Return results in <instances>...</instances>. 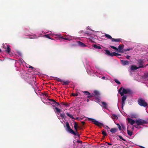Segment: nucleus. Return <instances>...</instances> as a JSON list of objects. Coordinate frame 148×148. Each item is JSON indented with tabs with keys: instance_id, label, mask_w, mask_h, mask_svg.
<instances>
[{
	"instance_id": "nucleus-20",
	"label": "nucleus",
	"mask_w": 148,
	"mask_h": 148,
	"mask_svg": "<svg viewBox=\"0 0 148 148\" xmlns=\"http://www.w3.org/2000/svg\"><path fill=\"white\" fill-rule=\"evenodd\" d=\"M127 120L129 123H130L131 125H132L135 123H136V121H134L133 119L130 118L127 119Z\"/></svg>"
},
{
	"instance_id": "nucleus-15",
	"label": "nucleus",
	"mask_w": 148,
	"mask_h": 148,
	"mask_svg": "<svg viewBox=\"0 0 148 148\" xmlns=\"http://www.w3.org/2000/svg\"><path fill=\"white\" fill-rule=\"evenodd\" d=\"M51 35L53 36H55L57 37L58 38H60L62 39H63V37L60 34H56L55 33H52L51 34Z\"/></svg>"
},
{
	"instance_id": "nucleus-11",
	"label": "nucleus",
	"mask_w": 148,
	"mask_h": 148,
	"mask_svg": "<svg viewBox=\"0 0 148 148\" xmlns=\"http://www.w3.org/2000/svg\"><path fill=\"white\" fill-rule=\"evenodd\" d=\"M127 98V96L126 95L123 96L121 100V108L122 109L123 108V107L125 104V101L126 100Z\"/></svg>"
},
{
	"instance_id": "nucleus-21",
	"label": "nucleus",
	"mask_w": 148,
	"mask_h": 148,
	"mask_svg": "<svg viewBox=\"0 0 148 148\" xmlns=\"http://www.w3.org/2000/svg\"><path fill=\"white\" fill-rule=\"evenodd\" d=\"M122 40H123L121 38L115 39L113 38V39H112V42H122Z\"/></svg>"
},
{
	"instance_id": "nucleus-49",
	"label": "nucleus",
	"mask_w": 148,
	"mask_h": 148,
	"mask_svg": "<svg viewBox=\"0 0 148 148\" xmlns=\"http://www.w3.org/2000/svg\"><path fill=\"white\" fill-rule=\"evenodd\" d=\"M139 125H134V127L135 128L138 129H140L141 128V127L140 126H139Z\"/></svg>"
},
{
	"instance_id": "nucleus-1",
	"label": "nucleus",
	"mask_w": 148,
	"mask_h": 148,
	"mask_svg": "<svg viewBox=\"0 0 148 148\" xmlns=\"http://www.w3.org/2000/svg\"><path fill=\"white\" fill-rule=\"evenodd\" d=\"M27 72L22 70L20 71V74L22 77L26 82L32 85L33 84H34L35 86L36 78L34 76L27 73Z\"/></svg>"
},
{
	"instance_id": "nucleus-12",
	"label": "nucleus",
	"mask_w": 148,
	"mask_h": 148,
	"mask_svg": "<svg viewBox=\"0 0 148 148\" xmlns=\"http://www.w3.org/2000/svg\"><path fill=\"white\" fill-rule=\"evenodd\" d=\"M123 45H120L118 47V50H116V51L119 52L121 53H123L124 52V49H123Z\"/></svg>"
},
{
	"instance_id": "nucleus-37",
	"label": "nucleus",
	"mask_w": 148,
	"mask_h": 148,
	"mask_svg": "<svg viewBox=\"0 0 148 148\" xmlns=\"http://www.w3.org/2000/svg\"><path fill=\"white\" fill-rule=\"evenodd\" d=\"M116 129H115L112 128L110 130V132L112 133H114L116 132Z\"/></svg>"
},
{
	"instance_id": "nucleus-26",
	"label": "nucleus",
	"mask_w": 148,
	"mask_h": 148,
	"mask_svg": "<svg viewBox=\"0 0 148 148\" xmlns=\"http://www.w3.org/2000/svg\"><path fill=\"white\" fill-rule=\"evenodd\" d=\"M127 133L130 136H131L133 134V132L129 130L128 127H127Z\"/></svg>"
},
{
	"instance_id": "nucleus-10",
	"label": "nucleus",
	"mask_w": 148,
	"mask_h": 148,
	"mask_svg": "<svg viewBox=\"0 0 148 148\" xmlns=\"http://www.w3.org/2000/svg\"><path fill=\"white\" fill-rule=\"evenodd\" d=\"M43 97L41 98L42 101L44 103H49V99H47L44 97L45 96H47V95L45 94H43Z\"/></svg>"
},
{
	"instance_id": "nucleus-54",
	"label": "nucleus",
	"mask_w": 148,
	"mask_h": 148,
	"mask_svg": "<svg viewBox=\"0 0 148 148\" xmlns=\"http://www.w3.org/2000/svg\"><path fill=\"white\" fill-rule=\"evenodd\" d=\"M86 29H88V30H90L91 31H92L93 30L92 29H90V27L89 26H87V27H86Z\"/></svg>"
},
{
	"instance_id": "nucleus-30",
	"label": "nucleus",
	"mask_w": 148,
	"mask_h": 148,
	"mask_svg": "<svg viewBox=\"0 0 148 148\" xmlns=\"http://www.w3.org/2000/svg\"><path fill=\"white\" fill-rule=\"evenodd\" d=\"M66 126L67 127V128L68 129V131L69 132H70V129H72L70 128L69 124V123L68 122L66 123Z\"/></svg>"
},
{
	"instance_id": "nucleus-48",
	"label": "nucleus",
	"mask_w": 148,
	"mask_h": 148,
	"mask_svg": "<svg viewBox=\"0 0 148 148\" xmlns=\"http://www.w3.org/2000/svg\"><path fill=\"white\" fill-rule=\"evenodd\" d=\"M102 134L104 136H107V134L106 132L104 130L102 131Z\"/></svg>"
},
{
	"instance_id": "nucleus-2",
	"label": "nucleus",
	"mask_w": 148,
	"mask_h": 148,
	"mask_svg": "<svg viewBox=\"0 0 148 148\" xmlns=\"http://www.w3.org/2000/svg\"><path fill=\"white\" fill-rule=\"evenodd\" d=\"M87 71L89 74L92 75L95 73L96 75L97 76H98V74L101 75H103L104 73V71L103 69L100 68L98 69L97 73H95V71L91 69H88Z\"/></svg>"
},
{
	"instance_id": "nucleus-51",
	"label": "nucleus",
	"mask_w": 148,
	"mask_h": 148,
	"mask_svg": "<svg viewBox=\"0 0 148 148\" xmlns=\"http://www.w3.org/2000/svg\"><path fill=\"white\" fill-rule=\"evenodd\" d=\"M116 125L118 126L119 129L120 130H121V127L119 124V123H117Z\"/></svg>"
},
{
	"instance_id": "nucleus-53",
	"label": "nucleus",
	"mask_w": 148,
	"mask_h": 148,
	"mask_svg": "<svg viewBox=\"0 0 148 148\" xmlns=\"http://www.w3.org/2000/svg\"><path fill=\"white\" fill-rule=\"evenodd\" d=\"M114 53H115V52H113L112 53H110V56H115V54Z\"/></svg>"
},
{
	"instance_id": "nucleus-16",
	"label": "nucleus",
	"mask_w": 148,
	"mask_h": 148,
	"mask_svg": "<svg viewBox=\"0 0 148 148\" xmlns=\"http://www.w3.org/2000/svg\"><path fill=\"white\" fill-rule=\"evenodd\" d=\"M121 62L122 64L123 65H128L129 63V62L127 60H121Z\"/></svg>"
},
{
	"instance_id": "nucleus-59",
	"label": "nucleus",
	"mask_w": 148,
	"mask_h": 148,
	"mask_svg": "<svg viewBox=\"0 0 148 148\" xmlns=\"http://www.w3.org/2000/svg\"><path fill=\"white\" fill-rule=\"evenodd\" d=\"M105 128L107 130L110 129V128L108 126H106Z\"/></svg>"
},
{
	"instance_id": "nucleus-57",
	"label": "nucleus",
	"mask_w": 148,
	"mask_h": 148,
	"mask_svg": "<svg viewBox=\"0 0 148 148\" xmlns=\"http://www.w3.org/2000/svg\"><path fill=\"white\" fill-rule=\"evenodd\" d=\"M72 95L74 96H77V94H75L74 93H73V94H72Z\"/></svg>"
},
{
	"instance_id": "nucleus-55",
	"label": "nucleus",
	"mask_w": 148,
	"mask_h": 148,
	"mask_svg": "<svg viewBox=\"0 0 148 148\" xmlns=\"http://www.w3.org/2000/svg\"><path fill=\"white\" fill-rule=\"evenodd\" d=\"M86 34L87 36H89L90 35H91V34H90L89 32H87L86 33H85Z\"/></svg>"
},
{
	"instance_id": "nucleus-61",
	"label": "nucleus",
	"mask_w": 148,
	"mask_h": 148,
	"mask_svg": "<svg viewBox=\"0 0 148 148\" xmlns=\"http://www.w3.org/2000/svg\"><path fill=\"white\" fill-rule=\"evenodd\" d=\"M18 53L19 55L21 56V53L20 52H18Z\"/></svg>"
},
{
	"instance_id": "nucleus-42",
	"label": "nucleus",
	"mask_w": 148,
	"mask_h": 148,
	"mask_svg": "<svg viewBox=\"0 0 148 148\" xmlns=\"http://www.w3.org/2000/svg\"><path fill=\"white\" fill-rule=\"evenodd\" d=\"M24 62V61L22 59H20L18 61V62L21 64H23Z\"/></svg>"
},
{
	"instance_id": "nucleus-36",
	"label": "nucleus",
	"mask_w": 148,
	"mask_h": 148,
	"mask_svg": "<svg viewBox=\"0 0 148 148\" xmlns=\"http://www.w3.org/2000/svg\"><path fill=\"white\" fill-rule=\"evenodd\" d=\"M104 51H106V54L110 56L111 53L110 51L108 50H104Z\"/></svg>"
},
{
	"instance_id": "nucleus-6",
	"label": "nucleus",
	"mask_w": 148,
	"mask_h": 148,
	"mask_svg": "<svg viewBox=\"0 0 148 148\" xmlns=\"http://www.w3.org/2000/svg\"><path fill=\"white\" fill-rule=\"evenodd\" d=\"M138 104L141 106L145 107L147 106V104L145 101L142 99H140L138 100Z\"/></svg>"
},
{
	"instance_id": "nucleus-22",
	"label": "nucleus",
	"mask_w": 148,
	"mask_h": 148,
	"mask_svg": "<svg viewBox=\"0 0 148 148\" xmlns=\"http://www.w3.org/2000/svg\"><path fill=\"white\" fill-rule=\"evenodd\" d=\"M58 81H59L60 82H63V85H67L69 83V82L68 81H63L61 79H59L58 80Z\"/></svg>"
},
{
	"instance_id": "nucleus-9",
	"label": "nucleus",
	"mask_w": 148,
	"mask_h": 148,
	"mask_svg": "<svg viewBox=\"0 0 148 148\" xmlns=\"http://www.w3.org/2000/svg\"><path fill=\"white\" fill-rule=\"evenodd\" d=\"M3 48H4L7 53H9L10 51V48L9 45L7 44H3L2 46Z\"/></svg>"
},
{
	"instance_id": "nucleus-18",
	"label": "nucleus",
	"mask_w": 148,
	"mask_h": 148,
	"mask_svg": "<svg viewBox=\"0 0 148 148\" xmlns=\"http://www.w3.org/2000/svg\"><path fill=\"white\" fill-rule=\"evenodd\" d=\"M102 105H101L104 109H108V104L106 103L105 102H101Z\"/></svg>"
},
{
	"instance_id": "nucleus-56",
	"label": "nucleus",
	"mask_w": 148,
	"mask_h": 148,
	"mask_svg": "<svg viewBox=\"0 0 148 148\" xmlns=\"http://www.w3.org/2000/svg\"><path fill=\"white\" fill-rule=\"evenodd\" d=\"M55 104L57 106H59L60 105V104H59V103H58V102H57L56 101V103H55Z\"/></svg>"
},
{
	"instance_id": "nucleus-31",
	"label": "nucleus",
	"mask_w": 148,
	"mask_h": 148,
	"mask_svg": "<svg viewBox=\"0 0 148 148\" xmlns=\"http://www.w3.org/2000/svg\"><path fill=\"white\" fill-rule=\"evenodd\" d=\"M111 117L113 119H117L118 118L117 116L115 114H112V116H111Z\"/></svg>"
},
{
	"instance_id": "nucleus-63",
	"label": "nucleus",
	"mask_w": 148,
	"mask_h": 148,
	"mask_svg": "<svg viewBox=\"0 0 148 148\" xmlns=\"http://www.w3.org/2000/svg\"><path fill=\"white\" fill-rule=\"evenodd\" d=\"M85 101H86L87 102H88L89 101V100L88 99H87L86 100H85Z\"/></svg>"
},
{
	"instance_id": "nucleus-60",
	"label": "nucleus",
	"mask_w": 148,
	"mask_h": 148,
	"mask_svg": "<svg viewBox=\"0 0 148 148\" xmlns=\"http://www.w3.org/2000/svg\"><path fill=\"white\" fill-rule=\"evenodd\" d=\"M106 143L109 145H112V144H111L109 143L106 142Z\"/></svg>"
},
{
	"instance_id": "nucleus-47",
	"label": "nucleus",
	"mask_w": 148,
	"mask_h": 148,
	"mask_svg": "<svg viewBox=\"0 0 148 148\" xmlns=\"http://www.w3.org/2000/svg\"><path fill=\"white\" fill-rule=\"evenodd\" d=\"M111 48L115 50L116 51V50H118V49L116 47H114V46H110Z\"/></svg>"
},
{
	"instance_id": "nucleus-27",
	"label": "nucleus",
	"mask_w": 148,
	"mask_h": 148,
	"mask_svg": "<svg viewBox=\"0 0 148 148\" xmlns=\"http://www.w3.org/2000/svg\"><path fill=\"white\" fill-rule=\"evenodd\" d=\"M139 66L138 67L139 68H143V61L141 60H140L139 61Z\"/></svg>"
},
{
	"instance_id": "nucleus-8",
	"label": "nucleus",
	"mask_w": 148,
	"mask_h": 148,
	"mask_svg": "<svg viewBox=\"0 0 148 148\" xmlns=\"http://www.w3.org/2000/svg\"><path fill=\"white\" fill-rule=\"evenodd\" d=\"M66 38H63V39L69 40V41H72L75 39H76V38L74 36H71L68 35H66Z\"/></svg>"
},
{
	"instance_id": "nucleus-46",
	"label": "nucleus",
	"mask_w": 148,
	"mask_h": 148,
	"mask_svg": "<svg viewBox=\"0 0 148 148\" xmlns=\"http://www.w3.org/2000/svg\"><path fill=\"white\" fill-rule=\"evenodd\" d=\"M132 49V48H128L127 49H124V51H129Z\"/></svg>"
},
{
	"instance_id": "nucleus-64",
	"label": "nucleus",
	"mask_w": 148,
	"mask_h": 148,
	"mask_svg": "<svg viewBox=\"0 0 148 148\" xmlns=\"http://www.w3.org/2000/svg\"><path fill=\"white\" fill-rule=\"evenodd\" d=\"M133 116V117L135 118L136 116H135V115H134V116Z\"/></svg>"
},
{
	"instance_id": "nucleus-43",
	"label": "nucleus",
	"mask_w": 148,
	"mask_h": 148,
	"mask_svg": "<svg viewBox=\"0 0 148 148\" xmlns=\"http://www.w3.org/2000/svg\"><path fill=\"white\" fill-rule=\"evenodd\" d=\"M26 66L27 68H29L30 69L32 70L34 69V68L33 66H30L28 64H27V65H26Z\"/></svg>"
},
{
	"instance_id": "nucleus-58",
	"label": "nucleus",
	"mask_w": 148,
	"mask_h": 148,
	"mask_svg": "<svg viewBox=\"0 0 148 148\" xmlns=\"http://www.w3.org/2000/svg\"><path fill=\"white\" fill-rule=\"evenodd\" d=\"M130 57V56H127L126 57V58L127 59H129Z\"/></svg>"
},
{
	"instance_id": "nucleus-24",
	"label": "nucleus",
	"mask_w": 148,
	"mask_h": 148,
	"mask_svg": "<svg viewBox=\"0 0 148 148\" xmlns=\"http://www.w3.org/2000/svg\"><path fill=\"white\" fill-rule=\"evenodd\" d=\"M92 47L96 49H101L100 46H98L95 44H93L92 45Z\"/></svg>"
},
{
	"instance_id": "nucleus-41",
	"label": "nucleus",
	"mask_w": 148,
	"mask_h": 148,
	"mask_svg": "<svg viewBox=\"0 0 148 148\" xmlns=\"http://www.w3.org/2000/svg\"><path fill=\"white\" fill-rule=\"evenodd\" d=\"M144 77L146 79H148V73H145Z\"/></svg>"
},
{
	"instance_id": "nucleus-19",
	"label": "nucleus",
	"mask_w": 148,
	"mask_h": 148,
	"mask_svg": "<svg viewBox=\"0 0 148 148\" xmlns=\"http://www.w3.org/2000/svg\"><path fill=\"white\" fill-rule=\"evenodd\" d=\"M77 44L79 46L81 47H86V45L80 41H77Z\"/></svg>"
},
{
	"instance_id": "nucleus-14",
	"label": "nucleus",
	"mask_w": 148,
	"mask_h": 148,
	"mask_svg": "<svg viewBox=\"0 0 148 148\" xmlns=\"http://www.w3.org/2000/svg\"><path fill=\"white\" fill-rule=\"evenodd\" d=\"M29 36V38L31 39H37L40 36H37L36 34H29L28 35Z\"/></svg>"
},
{
	"instance_id": "nucleus-7",
	"label": "nucleus",
	"mask_w": 148,
	"mask_h": 148,
	"mask_svg": "<svg viewBox=\"0 0 148 148\" xmlns=\"http://www.w3.org/2000/svg\"><path fill=\"white\" fill-rule=\"evenodd\" d=\"M88 120L91 121L94 124L99 126L103 125L102 123L99 122L98 121H97L94 119L89 118H88Z\"/></svg>"
},
{
	"instance_id": "nucleus-38",
	"label": "nucleus",
	"mask_w": 148,
	"mask_h": 148,
	"mask_svg": "<svg viewBox=\"0 0 148 148\" xmlns=\"http://www.w3.org/2000/svg\"><path fill=\"white\" fill-rule=\"evenodd\" d=\"M44 37H45L49 39H51V40H53V39H52L49 36V34H45L43 36Z\"/></svg>"
},
{
	"instance_id": "nucleus-34",
	"label": "nucleus",
	"mask_w": 148,
	"mask_h": 148,
	"mask_svg": "<svg viewBox=\"0 0 148 148\" xmlns=\"http://www.w3.org/2000/svg\"><path fill=\"white\" fill-rule=\"evenodd\" d=\"M88 38L92 42L94 40V38L92 36H90V37Z\"/></svg>"
},
{
	"instance_id": "nucleus-52",
	"label": "nucleus",
	"mask_w": 148,
	"mask_h": 148,
	"mask_svg": "<svg viewBox=\"0 0 148 148\" xmlns=\"http://www.w3.org/2000/svg\"><path fill=\"white\" fill-rule=\"evenodd\" d=\"M114 53V54H115V56H120L121 55V54L118 53H116V52Z\"/></svg>"
},
{
	"instance_id": "nucleus-4",
	"label": "nucleus",
	"mask_w": 148,
	"mask_h": 148,
	"mask_svg": "<svg viewBox=\"0 0 148 148\" xmlns=\"http://www.w3.org/2000/svg\"><path fill=\"white\" fill-rule=\"evenodd\" d=\"M94 94L92 95L93 96L94 95V96L95 98V101L99 103L100 102V98L99 97V93L97 90H95L93 92Z\"/></svg>"
},
{
	"instance_id": "nucleus-29",
	"label": "nucleus",
	"mask_w": 148,
	"mask_h": 148,
	"mask_svg": "<svg viewBox=\"0 0 148 148\" xmlns=\"http://www.w3.org/2000/svg\"><path fill=\"white\" fill-rule=\"evenodd\" d=\"M74 127L75 129V131L77 132V127H78V124L76 122H75L74 123Z\"/></svg>"
},
{
	"instance_id": "nucleus-50",
	"label": "nucleus",
	"mask_w": 148,
	"mask_h": 148,
	"mask_svg": "<svg viewBox=\"0 0 148 148\" xmlns=\"http://www.w3.org/2000/svg\"><path fill=\"white\" fill-rule=\"evenodd\" d=\"M77 45V42L75 44H71V47H75V46H76Z\"/></svg>"
},
{
	"instance_id": "nucleus-5",
	"label": "nucleus",
	"mask_w": 148,
	"mask_h": 148,
	"mask_svg": "<svg viewBox=\"0 0 148 148\" xmlns=\"http://www.w3.org/2000/svg\"><path fill=\"white\" fill-rule=\"evenodd\" d=\"M136 123L138 125H143L147 123V122L145 120L139 119L136 121Z\"/></svg>"
},
{
	"instance_id": "nucleus-23",
	"label": "nucleus",
	"mask_w": 148,
	"mask_h": 148,
	"mask_svg": "<svg viewBox=\"0 0 148 148\" xmlns=\"http://www.w3.org/2000/svg\"><path fill=\"white\" fill-rule=\"evenodd\" d=\"M70 133L75 136H79V134L77 133V131H76V132H75L72 129H70Z\"/></svg>"
},
{
	"instance_id": "nucleus-35",
	"label": "nucleus",
	"mask_w": 148,
	"mask_h": 148,
	"mask_svg": "<svg viewBox=\"0 0 148 148\" xmlns=\"http://www.w3.org/2000/svg\"><path fill=\"white\" fill-rule=\"evenodd\" d=\"M99 78H101V79H106V80L109 79V77L107 76L106 77H105V76H103L101 77V76H99Z\"/></svg>"
},
{
	"instance_id": "nucleus-17",
	"label": "nucleus",
	"mask_w": 148,
	"mask_h": 148,
	"mask_svg": "<svg viewBox=\"0 0 148 148\" xmlns=\"http://www.w3.org/2000/svg\"><path fill=\"white\" fill-rule=\"evenodd\" d=\"M65 113L67 116L69 117L70 118L73 119H75L73 116L69 112H65Z\"/></svg>"
},
{
	"instance_id": "nucleus-32",
	"label": "nucleus",
	"mask_w": 148,
	"mask_h": 148,
	"mask_svg": "<svg viewBox=\"0 0 148 148\" xmlns=\"http://www.w3.org/2000/svg\"><path fill=\"white\" fill-rule=\"evenodd\" d=\"M105 36L107 38H108L109 39H111L112 40V39H113V38L111 37V36L110 35L107 34H105Z\"/></svg>"
},
{
	"instance_id": "nucleus-44",
	"label": "nucleus",
	"mask_w": 148,
	"mask_h": 148,
	"mask_svg": "<svg viewBox=\"0 0 148 148\" xmlns=\"http://www.w3.org/2000/svg\"><path fill=\"white\" fill-rule=\"evenodd\" d=\"M114 81L115 82L118 84H121V82L117 79H115Z\"/></svg>"
},
{
	"instance_id": "nucleus-40",
	"label": "nucleus",
	"mask_w": 148,
	"mask_h": 148,
	"mask_svg": "<svg viewBox=\"0 0 148 148\" xmlns=\"http://www.w3.org/2000/svg\"><path fill=\"white\" fill-rule=\"evenodd\" d=\"M60 116L63 119H65L66 117V116L64 113L61 114L60 115Z\"/></svg>"
},
{
	"instance_id": "nucleus-62",
	"label": "nucleus",
	"mask_w": 148,
	"mask_h": 148,
	"mask_svg": "<svg viewBox=\"0 0 148 148\" xmlns=\"http://www.w3.org/2000/svg\"><path fill=\"white\" fill-rule=\"evenodd\" d=\"M139 147L141 148H145L144 147H143V146H140Z\"/></svg>"
},
{
	"instance_id": "nucleus-28",
	"label": "nucleus",
	"mask_w": 148,
	"mask_h": 148,
	"mask_svg": "<svg viewBox=\"0 0 148 148\" xmlns=\"http://www.w3.org/2000/svg\"><path fill=\"white\" fill-rule=\"evenodd\" d=\"M56 101L53 100L49 99V101L48 103H50L51 104H54L56 103Z\"/></svg>"
},
{
	"instance_id": "nucleus-25",
	"label": "nucleus",
	"mask_w": 148,
	"mask_h": 148,
	"mask_svg": "<svg viewBox=\"0 0 148 148\" xmlns=\"http://www.w3.org/2000/svg\"><path fill=\"white\" fill-rule=\"evenodd\" d=\"M138 67L137 66H135L132 65V66L130 68V69L131 70L133 71L134 70H136L138 69Z\"/></svg>"
},
{
	"instance_id": "nucleus-3",
	"label": "nucleus",
	"mask_w": 148,
	"mask_h": 148,
	"mask_svg": "<svg viewBox=\"0 0 148 148\" xmlns=\"http://www.w3.org/2000/svg\"><path fill=\"white\" fill-rule=\"evenodd\" d=\"M121 87L118 90V92L121 94V96H122L124 94H131L132 93V91L129 88H123Z\"/></svg>"
},
{
	"instance_id": "nucleus-39",
	"label": "nucleus",
	"mask_w": 148,
	"mask_h": 148,
	"mask_svg": "<svg viewBox=\"0 0 148 148\" xmlns=\"http://www.w3.org/2000/svg\"><path fill=\"white\" fill-rule=\"evenodd\" d=\"M55 109L56 110V112H57L60 113L61 112V110L57 107H56L55 108Z\"/></svg>"
},
{
	"instance_id": "nucleus-33",
	"label": "nucleus",
	"mask_w": 148,
	"mask_h": 148,
	"mask_svg": "<svg viewBox=\"0 0 148 148\" xmlns=\"http://www.w3.org/2000/svg\"><path fill=\"white\" fill-rule=\"evenodd\" d=\"M117 139L118 140H123V141H125V140L122 137L120 136H118L117 137Z\"/></svg>"
},
{
	"instance_id": "nucleus-13",
	"label": "nucleus",
	"mask_w": 148,
	"mask_h": 148,
	"mask_svg": "<svg viewBox=\"0 0 148 148\" xmlns=\"http://www.w3.org/2000/svg\"><path fill=\"white\" fill-rule=\"evenodd\" d=\"M85 94L87 96V98H90L93 97L92 94H91L88 91H83Z\"/></svg>"
},
{
	"instance_id": "nucleus-45",
	"label": "nucleus",
	"mask_w": 148,
	"mask_h": 148,
	"mask_svg": "<svg viewBox=\"0 0 148 148\" xmlns=\"http://www.w3.org/2000/svg\"><path fill=\"white\" fill-rule=\"evenodd\" d=\"M51 32V33H52V32H51V31H48L47 30H44V31H43L42 32V33H43V34H46V33H47L48 32Z\"/></svg>"
}]
</instances>
